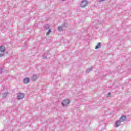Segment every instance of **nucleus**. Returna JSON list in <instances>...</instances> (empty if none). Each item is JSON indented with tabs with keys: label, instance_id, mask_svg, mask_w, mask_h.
<instances>
[{
	"label": "nucleus",
	"instance_id": "dca6fc26",
	"mask_svg": "<svg viewBox=\"0 0 131 131\" xmlns=\"http://www.w3.org/2000/svg\"><path fill=\"white\" fill-rule=\"evenodd\" d=\"M51 32H52V30L49 29L48 32L46 33V35H49V34H50V33H51Z\"/></svg>",
	"mask_w": 131,
	"mask_h": 131
},
{
	"label": "nucleus",
	"instance_id": "4468645a",
	"mask_svg": "<svg viewBox=\"0 0 131 131\" xmlns=\"http://www.w3.org/2000/svg\"><path fill=\"white\" fill-rule=\"evenodd\" d=\"M45 29H49L50 28V25L49 24H46L44 26Z\"/></svg>",
	"mask_w": 131,
	"mask_h": 131
},
{
	"label": "nucleus",
	"instance_id": "9b49d317",
	"mask_svg": "<svg viewBox=\"0 0 131 131\" xmlns=\"http://www.w3.org/2000/svg\"><path fill=\"white\" fill-rule=\"evenodd\" d=\"M37 78V76L36 75H33L31 77V79H32V81H35V80H36Z\"/></svg>",
	"mask_w": 131,
	"mask_h": 131
},
{
	"label": "nucleus",
	"instance_id": "1a4fd4ad",
	"mask_svg": "<svg viewBox=\"0 0 131 131\" xmlns=\"http://www.w3.org/2000/svg\"><path fill=\"white\" fill-rule=\"evenodd\" d=\"M121 125V122L120 121H119V120H117L115 123V127H118Z\"/></svg>",
	"mask_w": 131,
	"mask_h": 131
},
{
	"label": "nucleus",
	"instance_id": "9d476101",
	"mask_svg": "<svg viewBox=\"0 0 131 131\" xmlns=\"http://www.w3.org/2000/svg\"><path fill=\"white\" fill-rule=\"evenodd\" d=\"M0 52L1 53H5L6 52V47L4 46H0Z\"/></svg>",
	"mask_w": 131,
	"mask_h": 131
},
{
	"label": "nucleus",
	"instance_id": "f257e3e1",
	"mask_svg": "<svg viewBox=\"0 0 131 131\" xmlns=\"http://www.w3.org/2000/svg\"><path fill=\"white\" fill-rule=\"evenodd\" d=\"M88 6V1L86 0H83L80 4V6L81 8H85Z\"/></svg>",
	"mask_w": 131,
	"mask_h": 131
},
{
	"label": "nucleus",
	"instance_id": "423d86ee",
	"mask_svg": "<svg viewBox=\"0 0 131 131\" xmlns=\"http://www.w3.org/2000/svg\"><path fill=\"white\" fill-rule=\"evenodd\" d=\"M30 81V80L28 77L25 78L23 79V82L25 84H27V83H29Z\"/></svg>",
	"mask_w": 131,
	"mask_h": 131
},
{
	"label": "nucleus",
	"instance_id": "6e6552de",
	"mask_svg": "<svg viewBox=\"0 0 131 131\" xmlns=\"http://www.w3.org/2000/svg\"><path fill=\"white\" fill-rule=\"evenodd\" d=\"M50 57H51V56L50 55V54H49V52H46L44 54V55H43L44 59H50Z\"/></svg>",
	"mask_w": 131,
	"mask_h": 131
},
{
	"label": "nucleus",
	"instance_id": "aec40b11",
	"mask_svg": "<svg viewBox=\"0 0 131 131\" xmlns=\"http://www.w3.org/2000/svg\"><path fill=\"white\" fill-rule=\"evenodd\" d=\"M61 1H62V2H65V1L66 0H61Z\"/></svg>",
	"mask_w": 131,
	"mask_h": 131
},
{
	"label": "nucleus",
	"instance_id": "ddd939ff",
	"mask_svg": "<svg viewBox=\"0 0 131 131\" xmlns=\"http://www.w3.org/2000/svg\"><path fill=\"white\" fill-rule=\"evenodd\" d=\"M92 70H93V67H91V68H88L86 70V73H89V72H90V71H92Z\"/></svg>",
	"mask_w": 131,
	"mask_h": 131
},
{
	"label": "nucleus",
	"instance_id": "f3484780",
	"mask_svg": "<svg viewBox=\"0 0 131 131\" xmlns=\"http://www.w3.org/2000/svg\"><path fill=\"white\" fill-rule=\"evenodd\" d=\"M3 56H4V54H0V57H3Z\"/></svg>",
	"mask_w": 131,
	"mask_h": 131
},
{
	"label": "nucleus",
	"instance_id": "2eb2a0df",
	"mask_svg": "<svg viewBox=\"0 0 131 131\" xmlns=\"http://www.w3.org/2000/svg\"><path fill=\"white\" fill-rule=\"evenodd\" d=\"M3 97V98H6L7 96H8V93H4L2 94Z\"/></svg>",
	"mask_w": 131,
	"mask_h": 131
},
{
	"label": "nucleus",
	"instance_id": "20e7f679",
	"mask_svg": "<svg viewBox=\"0 0 131 131\" xmlns=\"http://www.w3.org/2000/svg\"><path fill=\"white\" fill-rule=\"evenodd\" d=\"M69 103H70V101L68 99H66L61 102V105L63 106V107H65L67 106Z\"/></svg>",
	"mask_w": 131,
	"mask_h": 131
},
{
	"label": "nucleus",
	"instance_id": "f03ea898",
	"mask_svg": "<svg viewBox=\"0 0 131 131\" xmlns=\"http://www.w3.org/2000/svg\"><path fill=\"white\" fill-rule=\"evenodd\" d=\"M67 27V23H64L63 25L58 27L59 31H63V28Z\"/></svg>",
	"mask_w": 131,
	"mask_h": 131
},
{
	"label": "nucleus",
	"instance_id": "7ed1b4c3",
	"mask_svg": "<svg viewBox=\"0 0 131 131\" xmlns=\"http://www.w3.org/2000/svg\"><path fill=\"white\" fill-rule=\"evenodd\" d=\"M67 27V23H64L63 25L58 27L59 31H63V28Z\"/></svg>",
	"mask_w": 131,
	"mask_h": 131
},
{
	"label": "nucleus",
	"instance_id": "0eeeda50",
	"mask_svg": "<svg viewBox=\"0 0 131 131\" xmlns=\"http://www.w3.org/2000/svg\"><path fill=\"white\" fill-rule=\"evenodd\" d=\"M126 119V116L123 115L119 119V121H120L121 122H123V121H125Z\"/></svg>",
	"mask_w": 131,
	"mask_h": 131
},
{
	"label": "nucleus",
	"instance_id": "412c9836",
	"mask_svg": "<svg viewBox=\"0 0 131 131\" xmlns=\"http://www.w3.org/2000/svg\"><path fill=\"white\" fill-rule=\"evenodd\" d=\"M110 94H111L110 92H108V95H110Z\"/></svg>",
	"mask_w": 131,
	"mask_h": 131
},
{
	"label": "nucleus",
	"instance_id": "f8f14e48",
	"mask_svg": "<svg viewBox=\"0 0 131 131\" xmlns=\"http://www.w3.org/2000/svg\"><path fill=\"white\" fill-rule=\"evenodd\" d=\"M101 42H99L96 46H95V49L96 50H98V49H100V48H101Z\"/></svg>",
	"mask_w": 131,
	"mask_h": 131
},
{
	"label": "nucleus",
	"instance_id": "6ab92c4d",
	"mask_svg": "<svg viewBox=\"0 0 131 131\" xmlns=\"http://www.w3.org/2000/svg\"><path fill=\"white\" fill-rule=\"evenodd\" d=\"M105 0H100V2H104Z\"/></svg>",
	"mask_w": 131,
	"mask_h": 131
},
{
	"label": "nucleus",
	"instance_id": "39448f33",
	"mask_svg": "<svg viewBox=\"0 0 131 131\" xmlns=\"http://www.w3.org/2000/svg\"><path fill=\"white\" fill-rule=\"evenodd\" d=\"M17 99L18 100H22L24 98V94L22 93H19L17 94Z\"/></svg>",
	"mask_w": 131,
	"mask_h": 131
},
{
	"label": "nucleus",
	"instance_id": "a211bd4d",
	"mask_svg": "<svg viewBox=\"0 0 131 131\" xmlns=\"http://www.w3.org/2000/svg\"><path fill=\"white\" fill-rule=\"evenodd\" d=\"M3 71V69H0V72H1V73H2V72Z\"/></svg>",
	"mask_w": 131,
	"mask_h": 131
}]
</instances>
